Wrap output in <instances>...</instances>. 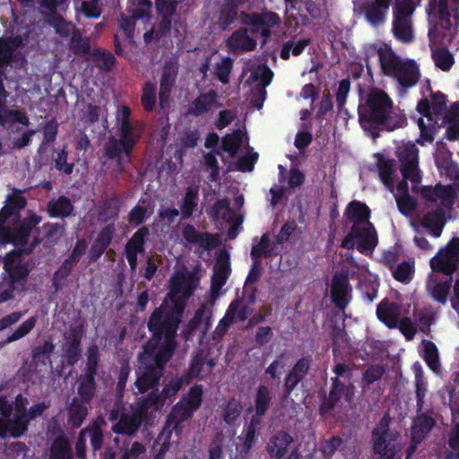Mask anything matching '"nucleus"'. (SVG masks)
<instances>
[{"instance_id":"nucleus-1","label":"nucleus","mask_w":459,"mask_h":459,"mask_svg":"<svg viewBox=\"0 0 459 459\" xmlns=\"http://www.w3.org/2000/svg\"><path fill=\"white\" fill-rule=\"evenodd\" d=\"M182 314V307L170 306L166 302L152 312L147 322L152 337L143 347L146 354H152L155 351L160 355L174 356Z\"/></svg>"},{"instance_id":"nucleus-2","label":"nucleus","mask_w":459,"mask_h":459,"mask_svg":"<svg viewBox=\"0 0 459 459\" xmlns=\"http://www.w3.org/2000/svg\"><path fill=\"white\" fill-rule=\"evenodd\" d=\"M371 211L365 204L353 200L344 211L345 219L352 224L351 231L344 237L341 247L356 248L364 255L373 253V225L369 221Z\"/></svg>"},{"instance_id":"nucleus-3","label":"nucleus","mask_w":459,"mask_h":459,"mask_svg":"<svg viewBox=\"0 0 459 459\" xmlns=\"http://www.w3.org/2000/svg\"><path fill=\"white\" fill-rule=\"evenodd\" d=\"M118 131V138L110 137L104 144L103 155L108 160L116 162L115 171L121 174L125 171L126 165L131 163L133 152L142 137V132L133 124Z\"/></svg>"},{"instance_id":"nucleus-4","label":"nucleus","mask_w":459,"mask_h":459,"mask_svg":"<svg viewBox=\"0 0 459 459\" xmlns=\"http://www.w3.org/2000/svg\"><path fill=\"white\" fill-rule=\"evenodd\" d=\"M3 281L0 282V304L15 299L25 290L30 270L27 263L19 258L13 251L7 253L4 257Z\"/></svg>"},{"instance_id":"nucleus-5","label":"nucleus","mask_w":459,"mask_h":459,"mask_svg":"<svg viewBox=\"0 0 459 459\" xmlns=\"http://www.w3.org/2000/svg\"><path fill=\"white\" fill-rule=\"evenodd\" d=\"M96 393V377L80 375L77 379L76 395L72 398L67 407L68 422L73 428L78 429L82 425Z\"/></svg>"},{"instance_id":"nucleus-6","label":"nucleus","mask_w":459,"mask_h":459,"mask_svg":"<svg viewBox=\"0 0 459 459\" xmlns=\"http://www.w3.org/2000/svg\"><path fill=\"white\" fill-rule=\"evenodd\" d=\"M172 359V356L160 355L155 351L152 354H146L143 350L139 356L141 367L139 368L137 378L134 382L138 391L142 394L152 391L160 385V380L164 374L167 363Z\"/></svg>"},{"instance_id":"nucleus-7","label":"nucleus","mask_w":459,"mask_h":459,"mask_svg":"<svg viewBox=\"0 0 459 459\" xmlns=\"http://www.w3.org/2000/svg\"><path fill=\"white\" fill-rule=\"evenodd\" d=\"M399 126L400 118L391 99L383 90L375 89V128L393 131Z\"/></svg>"},{"instance_id":"nucleus-8","label":"nucleus","mask_w":459,"mask_h":459,"mask_svg":"<svg viewBox=\"0 0 459 459\" xmlns=\"http://www.w3.org/2000/svg\"><path fill=\"white\" fill-rule=\"evenodd\" d=\"M241 16L243 23L252 27L251 33L260 32L263 38V45H265L272 37V29L281 22V19L277 13L268 10L261 13H242Z\"/></svg>"},{"instance_id":"nucleus-9","label":"nucleus","mask_w":459,"mask_h":459,"mask_svg":"<svg viewBox=\"0 0 459 459\" xmlns=\"http://www.w3.org/2000/svg\"><path fill=\"white\" fill-rule=\"evenodd\" d=\"M413 12L414 6L411 0H396L393 32L403 42H410L413 39L411 19Z\"/></svg>"},{"instance_id":"nucleus-10","label":"nucleus","mask_w":459,"mask_h":459,"mask_svg":"<svg viewBox=\"0 0 459 459\" xmlns=\"http://www.w3.org/2000/svg\"><path fill=\"white\" fill-rule=\"evenodd\" d=\"M459 263V238H454L445 248L430 260L434 272L452 275Z\"/></svg>"},{"instance_id":"nucleus-11","label":"nucleus","mask_w":459,"mask_h":459,"mask_svg":"<svg viewBox=\"0 0 459 459\" xmlns=\"http://www.w3.org/2000/svg\"><path fill=\"white\" fill-rule=\"evenodd\" d=\"M84 334L83 324L70 325L64 335L62 351L68 366L74 367L82 356V340Z\"/></svg>"},{"instance_id":"nucleus-12","label":"nucleus","mask_w":459,"mask_h":459,"mask_svg":"<svg viewBox=\"0 0 459 459\" xmlns=\"http://www.w3.org/2000/svg\"><path fill=\"white\" fill-rule=\"evenodd\" d=\"M181 236L186 247L197 246L203 250L210 251L218 247L221 244L218 235L198 231L196 228L190 223H186L183 226Z\"/></svg>"},{"instance_id":"nucleus-13","label":"nucleus","mask_w":459,"mask_h":459,"mask_svg":"<svg viewBox=\"0 0 459 459\" xmlns=\"http://www.w3.org/2000/svg\"><path fill=\"white\" fill-rule=\"evenodd\" d=\"M178 74V65L171 60L165 61L160 80L159 104L160 108H164L170 98L172 89L175 86Z\"/></svg>"},{"instance_id":"nucleus-14","label":"nucleus","mask_w":459,"mask_h":459,"mask_svg":"<svg viewBox=\"0 0 459 459\" xmlns=\"http://www.w3.org/2000/svg\"><path fill=\"white\" fill-rule=\"evenodd\" d=\"M392 77L396 79L399 86L406 91L415 86L420 81V67L413 59H403Z\"/></svg>"},{"instance_id":"nucleus-15","label":"nucleus","mask_w":459,"mask_h":459,"mask_svg":"<svg viewBox=\"0 0 459 459\" xmlns=\"http://www.w3.org/2000/svg\"><path fill=\"white\" fill-rule=\"evenodd\" d=\"M351 297V287L346 274H334L331 284L332 302L339 310H344Z\"/></svg>"},{"instance_id":"nucleus-16","label":"nucleus","mask_w":459,"mask_h":459,"mask_svg":"<svg viewBox=\"0 0 459 459\" xmlns=\"http://www.w3.org/2000/svg\"><path fill=\"white\" fill-rule=\"evenodd\" d=\"M399 433H390L375 441V456L378 459H397L403 449Z\"/></svg>"},{"instance_id":"nucleus-17","label":"nucleus","mask_w":459,"mask_h":459,"mask_svg":"<svg viewBox=\"0 0 459 459\" xmlns=\"http://www.w3.org/2000/svg\"><path fill=\"white\" fill-rule=\"evenodd\" d=\"M310 357H302L294 363L284 377L283 391L285 394H290L298 385L307 377L310 369Z\"/></svg>"},{"instance_id":"nucleus-18","label":"nucleus","mask_w":459,"mask_h":459,"mask_svg":"<svg viewBox=\"0 0 459 459\" xmlns=\"http://www.w3.org/2000/svg\"><path fill=\"white\" fill-rule=\"evenodd\" d=\"M256 45V40L248 35L247 29L235 30L226 40L230 52L235 56L253 51Z\"/></svg>"},{"instance_id":"nucleus-19","label":"nucleus","mask_w":459,"mask_h":459,"mask_svg":"<svg viewBox=\"0 0 459 459\" xmlns=\"http://www.w3.org/2000/svg\"><path fill=\"white\" fill-rule=\"evenodd\" d=\"M435 420L431 415L427 413H420L415 417L411 426V441L412 445L409 448L407 458L416 449V445L421 442L429 431L433 429Z\"/></svg>"},{"instance_id":"nucleus-20","label":"nucleus","mask_w":459,"mask_h":459,"mask_svg":"<svg viewBox=\"0 0 459 459\" xmlns=\"http://www.w3.org/2000/svg\"><path fill=\"white\" fill-rule=\"evenodd\" d=\"M16 228L7 227L0 234V245L13 244L16 247L23 248L28 241L31 230L30 226L23 225L21 221Z\"/></svg>"},{"instance_id":"nucleus-21","label":"nucleus","mask_w":459,"mask_h":459,"mask_svg":"<svg viewBox=\"0 0 459 459\" xmlns=\"http://www.w3.org/2000/svg\"><path fill=\"white\" fill-rule=\"evenodd\" d=\"M359 122L368 136L373 138V88L367 90L366 100L363 102L360 96V102L358 107Z\"/></svg>"},{"instance_id":"nucleus-22","label":"nucleus","mask_w":459,"mask_h":459,"mask_svg":"<svg viewBox=\"0 0 459 459\" xmlns=\"http://www.w3.org/2000/svg\"><path fill=\"white\" fill-rule=\"evenodd\" d=\"M121 205L122 202L117 195L105 197L97 209L98 220L102 223H114L119 216Z\"/></svg>"},{"instance_id":"nucleus-23","label":"nucleus","mask_w":459,"mask_h":459,"mask_svg":"<svg viewBox=\"0 0 459 459\" xmlns=\"http://www.w3.org/2000/svg\"><path fill=\"white\" fill-rule=\"evenodd\" d=\"M58 432L50 442L48 459H73V449L67 435L61 429H58Z\"/></svg>"},{"instance_id":"nucleus-24","label":"nucleus","mask_w":459,"mask_h":459,"mask_svg":"<svg viewBox=\"0 0 459 459\" xmlns=\"http://www.w3.org/2000/svg\"><path fill=\"white\" fill-rule=\"evenodd\" d=\"M230 264L228 253L221 255L214 264L212 276L211 289L212 292L219 291L227 282L230 275Z\"/></svg>"},{"instance_id":"nucleus-25","label":"nucleus","mask_w":459,"mask_h":459,"mask_svg":"<svg viewBox=\"0 0 459 459\" xmlns=\"http://www.w3.org/2000/svg\"><path fill=\"white\" fill-rule=\"evenodd\" d=\"M292 441L293 438L288 432L278 431L270 437L266 451L271 458L281 459Z\"/></svg>"},{"instance_id":"nucleus-26","label":"nucleus","mask_w":459,"mask_h":459,"mask_svg":"<svg viewBox=\"0 0 459 459\" xmlns=\"http://www.w3.org/2000/svg\"><path fill=\"white\" fill-rule=\"evenodd\" d=\"M377 56L381 72L385 76L394 74L403 59L399 57L390 46L383 44L377 48Z\"/></svg>"},{"instance_id":"nucleus-27","label":"nucleus","mask_w":459,"mask_h":459,"mask_svg":"<svg viewBox=\"0 0 459 459\" xmlns=\"http://www.w3.org/2000/svg\"><path fill=\"white\" fill-rule=\"evenodd\" d=\"M377 56L381 72L385 76L394 74L403 59L399 57L390 46L383 44L377 48Z\"/></svg>"},{"instance_id":"nucleus-28","label":"nucleus","mask_w":459,"mask_h":459,"mask_svg":"<svg viewBox=\"0 0 459 459\" xmlns=\"http://www.w3.org/2000/svg\"><path fill=\"white\" fill-rule=\"evenodd\" d=\"M107 426L106 420L101 416L96 417L91 423L83 428L85 430V437L88 435L90 437V444L93 452L100 451L104 444L103 429Z\"/></svg>"},{"instance_id":"nucleus-29","label":"nucleus","mask_w":459,"mask_h":459,"mask_svg":"<svg viewBox=\"0 0 459 459\" xmlns=\"http://www.w3.org/2000/svg\"><path fill=\"white\" fill-rule=\"evenodd\" d=\"M216 99L217 93L215 91L201 93L189 105L187 115L197 117L208 113L212 108Z\"/></svg>"},{"instance_id":"nucleus-30","label":"nucleus","mask_w":459,"mask_h":459,"mask_svg":"<svg viewBox=\"0 0 459 459\" xmlns=\"http://www.w3.org/2000/svg\"><path fill=\"white\" fill-rule=\"evenodd\" d=\"M345 391V385L337 377L332 378V385L329 395L325 397L319 406V412L321 415H325L333 411L339 403L342 395Z\"/></svg>"},{"instance_id":"nucleus-31","label":"nucleus","mask_w":459,"mask_h":459,"mask_svg":"<svg viewBox=\"0 0 459 459\" xmlns=\"http://www.w3.org/2000/svg\"><path fill=\"white\" fill-rule=\"evenodd\" d=\"M395 201L399 211L404 215L411 214L416 209V202L408 192V183L399 181L395 186L394 192Z\"/></svg>"},{"instance_id":"nucleus-32","label":"nucleus","mask_w":459,"mask_h":459,"mask_svg":"<svg viewBox=\"0 0 459 459\" xmlns=\"http://www.w3.org/2000/svg\"><path fill=\"white\" fill-rule=\"evenodd\" d=\"M420 224L431 235L434 237H439L446 224L444 211L442 209H437L426 213L423 216Z\"/></svg>"},{"instance_id":"nucleus-33","label":"nucleus","mask_w":459,"mask_h":459,"mask_svg":"<svg viewBox=\"0 0 459 459\" xmlns=\"http://www.w3.org/2000/svg\"><path fill=\"white\" fill-rule=\"evenodd\" d=\"M19 123L28 126L30 119L27 115L20 109H11L7 108V100L0 101V126L13 125Z\"/></svg>"},{"instance_id":"nucleus-34","label":"nucleus","mask_w":459,"mask_h":459,"mask_svg":"<svg viewBox=\"0 0 459 459\" xmlns=\"http://www.w3.org/2000/svg\"><path fill=\"white\" fill-rule=\"evenodd\" d=\"M74 209L71 200L65 195L52 199L47 204V212L52 218H67L73 214Z\"/></svg>"},{"instance_id":"nucleus-35","label":"nucleus","mask_w":459,"mask_h":459,"mask_svg":"<svg viewBox=\"0 0 459 459\" xmlns=\"http://www.w3.org/2000/svg\"><path fill=\"white\" fill-rule=\"evenodd\" d=\"M142 424L130 413L122 412L117 422L111 428L116 434L132 437L140 429Z\"/></svg>"},{"instance_id":"nucleus-36","label":"nucleus","mask_w":459,"mask_h":459,"mask_svg":"<svg viewBox=\"0 0 459 459\" xmlns=\"http://www.w3.org/2000/svg\"><path fill=\"white\" fill-rule=\"evenodd\" d=\"M378 318L384 322L388 327L394 328L397 326L400 316V307L395 303L382 301L377 309Z\"/></svg>"},{"instance_id":"nucleus-37","label":"nucleus","mask_w":459,"mask_h":459,"mask_svg":"<svg viewBox=\"0 0 459 459\" xmlns=\"http://www.w3.org/2000/svg\"><path fill=\"white\" fill-rule=\"evenodd\" d=\"M198 197L199 187L197 186L191 185L186 188V193L180 204L183 220H187L192 217L198 205Z\"/></svg>"},{"instance_id":"nucleus-38","label":"nucleus","mask_w":459,"mask_h":459,"mask_svg":"<svg viewBox=\"0 0 459 459\" xmlns=\"http://www.w3.org/2000/svg\"><path fill=\"white\" fill-rule=\"evenodd\" d=\"M272 400L271 389L265 385H260L255 395V415L253 417L261 419V417L264 416L271 406Z\"/></svg>"},{"instance_id":"nucleus-39","label":"nucleus","mask_w":459,"mask_h":459,"mask_svg":"<svg viewBox=\"0 0 459 459\" xmlns=\"http://www.w3.org/2000/svg\"><path fill=\"white\" fill-rule=\"evenodd\" d=\"M68 149L66 145L56 152L53 156L51 168L57 171L60 175L70 176L74 172L75 162L68 161Z\"/></svg>"},{"instance_id":"nucleus-40","label":"nucleus","mask_w":459,"mask_h":459,"mask_svg":"<svg viewBox=\"0 0 459 459\" xmlns=\"http://www.w3.org/2000/svg\"><path fill=\"white\" fill-rule=\"evenodd\" d=\"M150 235L147 226L139 228L128 239L125 247V254L139 255L145 251L146 238Z\"/></svg>"},{"instance_id":"nucleus-41","label":"nucleus","mask_w":459,"mask_h":459,"mask_svg":"<svg viewBox=\"0 0 459 459\" xmlns=\"http://www.w3.org/2000/svg\"><path fill=\"white\" fill-rule=\"evenodd\" d=\"M377 168L378 175L382 183L391 192H394L395 187L394 186V174L395 172L394 164L393 160H385L383 156L377 155Z\"/></svg>"},{"instance_id":"nucleus-42","label":"nucleus","mask_w":459,"mask_h":459,"mask_svg":"<svg viewBox=\"0 0 459 459\" xmlns=\"http://www.w3.org/2000/svg\"><path fill=\"white\" fill-rule=\"evenodd\" d=\"M100 353L97 344H91L86 351V363L81 375L96 377L100 368Z\"/></svg>"},{"instance_id":"nucleus-43","label":"nucleus","mask_w":459,"mask_h":459,"mask_svg":"<svg viewBox=\"0 0 459 459\" xmlns=\"http://www.w3.org/2000/svg\"><path fill=\"white\" fill-rule=\"evenodd\" d=\"M28 417L14 415L13 420H4V437L9 433L13 437H21L28 430Z\"/></svg>"},{"instance_id":"nucleus-44","label":"nucleus","mask_w":459,"mask_h":459,"mask_svg":"<svg viewBox=\"0 0 459 459\" xmlns=\"http://www.w3.org/2000/svg\"><path fill=\"white\" fill-rule=\"evenodd\" d=\"M90 60L94 62L98 68L105 72L110 71L116 64L115 56L110 51L100 48L92 50Z\"/></svg>"},{"instance_id":"nucleus-45","label":"nucleus","mask_w":459,"mask_h":459,"mask_svg":"<svg viewBox=\"0 0 459 459\" xmlns=\"http://www.w3.org/2000/svg\"><path fill=\"white\" fill-rule=\"evenodd\" d=\"M261 424V419L252 417L246 427L243 442L241 444L240 453L247 455L252 449L256 440V429Z\"/></svg>"},{"instance_id":"nucleus-46","label":"nucleus","mask_w":459,"mask_h":459,"mask_svg":"<svg viewBox=\"0 0 459 459\" xmlns=\"http://www.w3.org/2000/svg\"><path fill=\"white\" fill-rule=\"evenodd\" d=\"M311 43L309 39H301L295 41L293 39L286 41L281 49L280 57L283 60L290 59V54L295 56H299L305 48Z\"/></svg>"},{"instance_id":"nucleus-47","label":"nucleus","mask_w":459,"mask_h":459,"mask_svg":"<svg viewBox=\"0 0 459 459\" xmlns=\"http://www.w3.org/2000/svg\"><path fill=\"white\" fill-rule=\"evenodd\" d=\"M243 142V134L241 130H234L231 134H227L221 139V149L230 153V157H235Z\"/></svg>"},{"instance_id":"nucleus-48","label":"nucleus","mask_w":459,"mask_h":459,"mask_svg":"<svg viewBox=\"0 0 459 459\" xmlns=\"http://www.w3.org/2000/svg\"><path fill=\"white\" fill-rule=\"evenodd\" d=\"M243 411L242 403L239 400L232 397L229 399L222 409V420L229 426L234 425Z\"/></svg>"},{"instance_id":"nucleus-49","label":"nucleus","mask_w":459,"mask_h":459,"mask_svg":"<svg viewBox=\"0 0 459 459\" xmlns=\"http://www.w3.org/2000/svg\"><path fill=\"white\" fill-rule=\"evenodd\" d=\"M204 388L202 385L196 384L190 387L188 392L179 400L184 404L196 411L202 404Z\"/></svg>"},{"instance_id":"nucleus-50","label":"nucleus","mask_w":459,"mask_h":459,"mask_svg":"<svg viewBox=\"0 0 459 459\" xmlns=\"http://www.w3.org/2000/svg\"><path fill=\"white\" fill-rule=\"evenodd\" d=\"M74 266L75 264L67 259H65L62 262L61 265L54 273L52 277V286L56 291L62 290L66 279L70 275Z\"/></svg>"},{"instance_id":"nucleus-51","label":"nucleus","mask_w":459,"mask_h":459,"mask_svg":"<svg viewBox=\"0 0 459 459\" xmlns=\"http://www.w3.org/2000/svg\"><path fill=\"white\" fill-rule=\"evenodd\" d=\"M400 171L403 176V179L401 181L407 183L409 180L411 184L412 192H417L419 189V184L421 181L419 163L400 166Z\"/></svg>"},{"instance_id":"nucleus-52","label":"nucleus","mask_w":459,"mask_h":459,"mask_svg":"<svg viewBox=\"0 0 459 459\" xmlns=\"http://www.w3.org/2000/svg\"><path fill=\"white\" fill-rule=\"evenodd\" d=\"M143 93L141 96V103L147 112H152L156 105V83L152 81H147L143 83Z\"/></svg>"},{"instance_id":"nucleus-53","label":"nucleus","mask_w":459,"mask_h":459,"mask_svg":"<svg viewBox=\"0 0 459 459\" xmlns=\"http://www.w3.org/2000/svg\"><path fill=\"white\" fill-rule=\"evenodd\" d=\"M397 155L400 166L419 163L418 149L414 143H403L398 147Z\"/></svg>"},{"instance_id":"nucleus-54","label":"nucleus","mask_w":459,"mask_h":459,"mask_svg":"<svg viewBox=\"0 0 459 459\" xmlns=\"http://www.w3.org/2000/svg\"><path fill=\"white\" fill-rule=\"evenodd\" d=\"M239 304H241V301L238 299L232 300L230 304L224 317L220 320L216 327V333L219 335H224L228 332L230 325L234 323L236 312Z\"/></svg>"},{"instance_id":"nucleus-55","label":"nucleus","mask_w":459,"mask_h":459,"mask_svg":"<svg viewBox=\"0 0 459 459\" xmlns=\"http://www.w3.org/2000/svg\"><path fill=\"white\" fill-rule=\"evenodd\" d=\"M450 288V281L437 282L429 279L428 282V290L430 292L433 299L441 304L446 302Z\"/></svg>"},{"instance_id":"nucleus-56","label":"nucleus","mask_w":459,"mask_h":459,"mask_svg":"<svg viewBox=\"0 0 459 459\" xmlns=\"http://www.w3.org/2000/svg\"><path fill=\"white\" fill-rule=\"evenodd\" d=\"M332 341H333V352L334 360L337 359L336 351L338 349H344L350 346V339L344 329V326L340 327L334 325L332 329Z\"/></svg>"},{"instance_id":"nucleus-57","label":"nucleus","mask_w":459,"mask_h":459,"mask_svg":"<svg viewBox=\"0 0 459 459\" xmlns=\"http://www.w3.org/2000/svg\"><path fill=\"white\" fill-rule=\"evenodd\" d=\"M71 49L76 56L88 57V59L91 56L92 51L91 49L89 39L82 38L80 34L73 35L71 39Z\"/></svg>"},{"instance_id":"nucleus-58","label":"nucleus","mask_w":459,"mask_h":459,"mask_svg":"<svg viewBox=\"0 0 459 459\" xmlns=\"http://www.w3.org/2000/svg\"><path fill=\"white\" fill-rule=\"evenodd\" d=\"M38 317L36 316L29 317L25 320L15 331L9 335L4 342V344H8L13 342L18 341L27 335L36 325Z\"/></svg>"},{"instance_id":"nucleus-59","label":"nucleus","mask_w":459,"mask_h":459,"mask_svg":"<svg viewBox=\"0 0 459 459\" xmlns=\"http://www.w3.org/2000/svg\"><path fill=\"white\" fill-rule=\"evenodd\" d=\"M204 365V359L202 354L197 353L192 357L188 370L183 375L186 384H189L193 379L199 377Z\"/></svg>"},{"instance_id":"nucleus-60","label":"nucleus","mask_w":459,"mask_h":459,"mask_svg":"<svg viewBox=\"0 0 459 459\" xmlns=\"http://www.w3.org/2000/svg\"><path fill=\"white\" fill-rule=\"evenodd\" d=\"M424 359L429 367L435 372L439 368L438 352L436 345L430 341H423Z\"/></svg>"},{"instance_id":"nucleus-61","label":"nucleus","mask_w":459,"mask_h":459,"mask_svg":"<svg viewBox=\"0 0 459 459\" xmlns=\"http://www.w3.org/2000/svg\"><path fill=\"white\" fill-rule=\"evenodd\" d=\"M432 57L436 65L444 71L448 70L454 64L453 56L446 48H437L433 50Z\"/></svg>"},{"instance_id":"nucleus-62","label":"nucleus","mask_w":459,"mask_h":459,"mask_svg":"<svg viewBox=\"0 0 459 459\" xmlns=\"http://www.w3.org/2000/svg\"><path fill=\"white\" fill-rule=\"evenodd\" d=\"M195 411L178 401L171 409L169 414V422L173 419H179L180 421L190 420Z\"/></svg>"},{"instance_id":"nucleus-63","label":"nucleus","mask_w":459,"mask_h":459,"mask_svg":"<svg viewBox=\"0 0 459 459\" xmlns=\"http://www.w3.org/2000/svg\"><path fill=\"white\" fill-rule=\"evenodd\" d=\"M232 66L233 60L230 56L222 58L221 63L216 64L215 75L221 83L226 84L230 82V74Z\"/></svg>"},{"instance_id":"nucleus-64","label":"nucleus","mask_w":459,"mask_h":459,"mask_svg":"<svg viewBox=\"0 0 459 459\" xmlns=\"http://www.w3.org/2000/svg\"><path fill=\"white\" fill-rule=\"evenodd\" d=\"M414 273V265L410 262H403L393 270V275L395 280L403 283H408Z\"/></svg>"}]
</instances>
